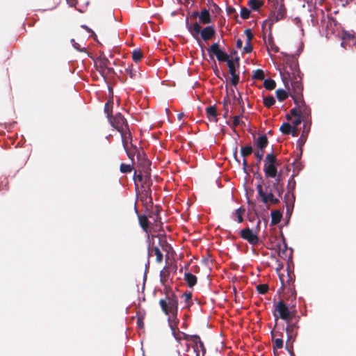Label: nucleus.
<instances>
[{"mask_svg": "<svg viewBox=\"0 0 356 356\" xmlns=\"http://www.w3.org/2000/svg\"><path fill=\"white\" fill-rule=\"evenodd\" d=\"M162 312L168 316V321L172 330L178 325V298L171 289H166L165 297L159 300Z\"/></svg>", "mask_w": 356, "mask_h": 356, "instance_id": "f257e3e1", "label": "nucleus"}, {"mask_svg": "<svg viewBox=\"0 0 356 356\" xmlns=\"http://www.w3.org/2000/svg\"><path fill=\"white\" fill-rule=\"evenodd\" d=\"M280 179L278 177L271 184L269 182L265 190L263 188V181L257 185L258 195L266 205L277 204L280 202V197L284 191L283 186L280 184Z\"/></svg>", "mask_w": 356, "mask_h": 356, "instance_id": "f03ea898", "label": "nucleus"}, {"mask_svg": "<svg viewBox=\"0 0 356 356\" xmlns=\"http://www.w3.org/2000/svg\"><path fill=\"white\" fill-rule=\"evenodd\" d=\"M134 180L135 182L138 181L142 184V187L144 188L146 195H151L152 181L151 180L150 170L138 168L134 172Z\"/></svg>", "mask_w": 356, "mask_h": 356, "instance_id": "7ed1b4c3", "label": "nucleus"}, {"mask_svg": "<svg viewBox=\"0 0 356 356\" xmlns=\"http://www.w3.org/2000/svg\"><path fill=\"white\" fill-rule=\"evenodd\" d=\"M293 316V312L289 309L283 300H280L275 304V310L273 311L275 325H277L279 318L287 321L288 320H292Z\"/></svg>", "mask_w": 356, "mask_h": 356, "instance_id": "20e7f679", "label": "nucleus"}, {"mask_svg": "<svg viewBox=\"0 0 356 356\" xmlns=\"http://www.w3.org/2000/svg\"><path fill=\"white\" fill-rule=\"evenodd\" d=\"M291 72H287L289 78L291 79L292 91L290 93L302 92L303 86L302 84V77L300 76V71L296 65L290 66Z\"/></svg>", "mask_w": 356, "mask_h": 356, "instance_id": "39448f33", "label": "nucleus"}, {"mask_svg": "<svg viewBox=\"0 0 356 356\" xmlns=\"http://www.w3.org/2000/svg\"><path fill=\"white\" fill-rule=\"evenodd\" d=\"M279 165L276 156L273 153L268 154L266 156L264 166L266 177L272 178L276 177L277 174V168Z\"/></svg>", "mask_w": 356, "mask_h": 356, "instance_id": "423d86ee", "label": "nucleus"}, {"mask_svg": "<svg viewBox=\"0 0 356 356\" xmlns=\"http://www.w3.org/2000/svg\"><path fill=\"white\" fill-rule=\"evenodd\" d=\"M274 11L270 14L269 20L270 25L285 18L286 9L283 0H275L273 2Z\"/></svg>", "mask_w": 356, "mask_h": 356, "instance_id": "0eeeda50", "label": "nucleus"}, {"mask_svg": "<svg viewBox=\"0 0 356 356\" xmlns=\"http://www.w3.org/2000/svg\"><path fill=\"white\" fill-rule=\"evenodd\" d=\"M108 120L111 126L118 132H123L124 129L129 127L127 120L120 113H118L115 115H111Z\"/></svg>", "mask_w": 356, "mask_h": 356, "instance_id": "6e6552de", "label": "nucleus"}, {"mask_svg": "<svg viewBox=\"0 0 356 356\" xmlns=\"http://www.w3.org/2000/svg\"><path fill=\"white\" fill-rule=\"evenodd\" d=\"M208 53L211 58H213V56H216V58L220 62H227L229 59V55L220 49L218 43H213L208 49Z\"/></svg>", "mask_w": 356, "mask_h": 356, "instance_id": "1a4fd4ad", "label": "nucleus"}, {"mask_svg": "<svg viewBox=\"0 0 356 356\" xmlns=\"http://www.w3.org/2000/svg\"><path fill=\"white\" fill-rule=\"evenodd\" d=\"M190 345L192 346L193 351L196 353V356H204L206 354L205 346L200 339V337L197 335H193L190 337Z\"/></svg>", "mask_w": 356, "mask_h": 356, "instance_id": "9d476101", "label": "nucleus"}, {"mask_svg": "<svg viewBox=\"0 0 356 356\" xmlns=\"http://www.w3.org/2000/svg\"><path fill=\"white\" fill-rule=\"evenodd\" d=\"M240 236L252 245H257L259 243L257 235L253 233V231L249 227L241 229L240 231Z\"/></svg>", "mask_w": 356, "mask_h": 356, "instance_id": "9b49d317", "label": "nucleus"}, {"mask_svg": "<svg viewBox=\"0 0 356 356\" xmlns=\"http://www.w3.org/2000/svg\"><path fill=\"white\" fill-rule=\"evenodd\" d=\"M110 63V60L104 56H100L95 61L97 67L102 74L104 73L105 71H107L108 74L114 73V70L111 67H109Z\"/></svg>", "mask_w": 356, "mask_h": 356, "instance_id": "f8f14e48", "label": "nucleus"}, {"mask_svg": "<svg viewBox=\"0 0 356 356\" xmlns=\"http://www.w3.org/2000/svg\"><path fill=\"white\" fill-rule=\"evenodd\" d=\"M286 332L288 337V341L293 339L298 333V330L299 326L297 323H292L291 320H288L286 321Z\"/></svg>", "mask_w": 356, "mask_h": 356, "instance_id": "ddd939ff", "label": "nucleus"}, {"mask_svg": "<svg viewBox=\"0 0 356 356\" xmlns=\"http://www.w3.org/2000/svg\"><path fill=\"white\" fill-rule=\"evenodd\" d=\"M227 63L229 67V72L232 75V85L236 86L239 82V74L236 73V66L232 60L229 59Z\"/></svg>", "mask_w": 356, "mask_h": 356, "instance_id": "4468645a", "label": "nucleus"}, {"mask_svg": "<svg viewBox=\"0 0 356 356\" xmlns=\"http://www.w3.org/2000/svg\"><path fill=\"white\" fill-rule=\"evenodd\" d=\"M186 28L188 29V31L191 33V34L193 35V37L196 39L197 40H199V35L201 33L202 29L201 26L199 23L195 22L194 24H190L188 22V19H186Z\"/></svg>", "mask_w": 356, "mask_h": 356, "instance_id": "2eb2a0df", "label": "nucleus"}, {"mask_svg": "<svg viewBox=\"0 0 356 356\" xmlns=\"http://www.w3.org/2000/svg\"><path fill=\"white\" fill-rule=\"evenodd\" d=\"M154 239L158 240V246L159 248H161L163 251L168 253L172 249L170 245L167 242L165 235L160 234L157 236H152V240L154 241Z\"/></svg>", "mask_w": 356, "mask_h": 356, "instance_id": "dca6fc26", "label": "nucleus"}, {"mask_svg": "<svg viewBox=\"0 0 356 356\" xmlns=\"http://www.w3.org/2000/svg\"><path fill=\"white\" fill-rule=\"evenodd\" d=\"M137 160H138V168L150 170L149 165L150 161L149 159L146 158V156L143 151H140V152H138L137 154Z\"/></svg>", "mask_w": 356, "mask_h": 356, "instance_id": "f3484780", "label": "nucleus"}, {"mask_svg": "<svg viewBox=\"0 0 356 356\" xmlns=\"http://www.w3.org/2000/svg\"><path fill=\"white\" fill-rule=\"evenodd\" d=\"M216 34V31L212 26H208L202 29L201 31V38L204 41H207L211 40Z\"/></svg>", "mask_w": 356, "mask_h": 356, "instance_id": "a211bd4d", "label": "nucleus"}, {"mask_svg": "<svg viewBox=\"0 0 356 356\" xmlns=\"http://www.w3.org/2000/svg\"><path fill=\"white\" fill-rule=\"evenodd\" d=\"M153 253L156 255V262L161 263L163 261V256L159 247L157 245H155L154 241H152V245L149 249V254L151 255Z\"/></svg>", "mask_w": 356, "mask_h": 356, "instance_id": "6ab92c4d", "label": "nucleus"}, {"mask_svg": "<svg viewBox=\"0 0 356 356\" xmlns=\"http://www.w3.org/2000/svg\"><path fill=\"white\" fill-rule=\"evenodd\" d=\"M122 137V142L124 147L129 146L131 144L132 136L129 130V127L123 130V132H120Z\"/></svg>", "mask_w": 356, "mask_h": 356, "instance_id": "aec40b11", "label": "nucleus"}, {"mask_svg": "<svg viewBox=\"0 0 356 356\" xmlns=\"http://www.w3.org/2000/svg\"><path fill=\"white\" fill-rule=\"evenodd\" d=\"M207 116L210 121L218 122L217 110L216 106H209L206 108Z\"/></svg>", "mask_w": 356, "mask_h": 356, "instance_id": "412c9836", "label": "nucleus"}, {"mask_svg": "<svg viewBox=\"0 0 356 356\" xmlns=\"http://www.w3.org/2000/svg\"><path fill=\"white\" fill-rule=\"evenodd\" d=\"M271 334L273 337V350L275 352V349H280L283 347V340L282 338H279V337L276 338V337H277V336L280 337L282 335V334L272 331Z\"/></svg>", "mask_w": 356, "mask_h": 356, "instance_id": "4be33fe9", "label": "nucleus"}, {"mask_svg": "<svg viewBox=\"0 0 356 356\" xmlns=\"http://www.w3.org/2000/svg\"><path fill=\"white\" fill-rule=\"evenodd\" d=\"M277 246L278 248L279 256L282 258H286L287 257L286 252L288 251V248L285 239L283 238L282 241L277 243Z\"/></svg>", "mask_w": 356, "mask_h": 356, "instance_id": "5701e85b", "label": "nucleus"}, {"mask_svg": "<svg viewBox=\"0 0 356 356\" xmlns=\"http://www.w3.org/2000/svg\"><path fill=\"white\" fill-rule=\"evenodd\" d=\"M200 23L203 24H210L211 22V17L209 11L207 9H203L199 15Z\"/></svg>", "mask_w": 356, "mask_h": 356, "instance_id": "b1692460", "label": "nucleus"}, {"mask_svg": "<svg viewBox=\"0 0 356 356\" xmlns=\"http://www.w3.org/2000/svg\"><path fill=\"white\" fill-rule=\"evenodd\" d=\"M124 148L127 152L129 159H131L132 162H134L135 155L137 156L138 152H140V150H139L136 146L133 145L132 144Z\"/></svg>", "mask_w": 356, "mask_h": 356, "instance_id": "393cba45", "label": "nucleus"}, {"mask_svg": "<svg viewBox=\"0 0 356 356\" xmlns=\"http://www.w3.org/2000/svg\"><path fill=\"white\" fill-rule=\"evenodd\" d=\"M300 116L303 121L307 122L311 115V109L306 104L299 108Z\"/></svg>", "mask_w": 356, "mask_h": 356, "instance_id": "a878e982", "label": "nucleus"}, {"mask_svg": "<svg viewBox=\"0 0 356 356\" xmlns=\"http://www.w3.org/2000/svg\"><path fill=\"white\" fill-rule=\"evenodd\" d=\"M197 277L191 273H184V281L186 282L188 286L193 287L197 284Z\"/></svg>", "mask_w": 356, "mask_h": 356, "instance_id": "bb28decb", "label": "nucleus"}, {"mask_svg": "<svg viewBox=\"0 0 356 356\" xmlns=\"http://www.w3.org/2000/svg\"><path fill=\"white\" fill-rule=\"evenodd\" d=\"M291 97H292L295 104L297 107L300 108V106L305 104V102L302 97V93H290Z\"/></svg>", "mask_w": 356, "mask_h": 356, "instance_id": "cd10ccee", "label": "nucleus"}, {"mask_svg": "<svg viewBox=\"0 0 356 356\" xmlns=\"http://www.w3.org/2000/svg\"><path fill=\"white\" fill-rule=\"evenodd\" d=\"M136 212L138 214L139 224H140V227L143 228V229L144 231L147 232L148 229H149V222L147 219V217L145 215H139L136 209Z\"/></svg>", "mask_w": 356, "mask_h": 356, "instance_id": "c85d7f7f", "label": "nucleus"}, {"mask_svg": "<svg viewBox=\"0 0 356 356\" xmlns=\"http://www.w3.org/2000/svg\"><path fill=\"white\" fill-rule=\"evenodd\" d=\"M271 222L270 224L272 225H275L278 224L282 218V213L278 210H273L271 211Z\"/></svg>", "mask_w": 356, "mask_h": 356, "instance_id": "c756f323", "label": "nucleus"}, {"mask_svg": "<svg viewBox=\"0 0 356 356\" xmlns=\"http://www.w3.org/2000/svg\"><path fill=\"white\" fill-rule=\"evenodd\" d=\"M295 185H296L295 180L293 179V178H291L289 180L288 184H287L288 192L284 195V200L286 202L287 207L289 205V200L290 197V191H291V190H293V188H295Z\"/></svg>", "mask_w": 356, "mask_h": 356, "instance_id": "7c9ffc66", "label": "nucleus"}, {"mask_svg": "<svg viewBox=\"0 0 356 356\" xmlns=\"http://www.w3.org/2000/svg\"><path fill=\"white\" fill-rule=\"evenodd\" d=\"M268 143V140L266 135H261L259 136L256 141L257 146L259 149H264Z\"/></svg>", "mask_w": 356, "mask_h": 356, "instance_id": "2f4dec72", "label": "nucleus"}, {"mask_svg": "<svg viewBox=\"0 0 356 356\" xmlns=\"http://www.w3.org/2000/svg\"><path fill=\"white\" fill-rule=\"evenodd\" d=\"M175 329H177V327H174V329L172 330V332H173V334L175 337V339L177 340V341H180L182 339L186 340L187 341H190V337H191L192 335H188V334H186L184 332H180L179 331H178L177 333L175 332Z\"/></svg>", "mask_w": 356, "mask_h": 356, "instance_id": "473e14b6", "label": "nucleus"}, {"mask_svg": "<svg viewBox=\"0 0 356 356\" xmlns=\"http://www.w3.org/2000/svg\"><path fill=\"white\" fill-rule=\"evenodd\" d=\"M171 267H164L160 273L161 280L162 282H167L169 279Z\"/></svg>", "mask_w": 356, "mask_h": 356, "instance_id": "72a5a7b5", "label": "nucleus"}, {"mask_svg": "<svg viewBox=\"0 0 356 356\" xmlns=\"http://www.w3.org/2000/svg\"><path fill=\"white\" fill-rule=\"evenodd\" d=\"M181 298L184 300L186 307H188L191 305H193L192 300V293L191 292H186L182 294Z\"/></svg>", "mask_w": 356, "mask_h": 356, "instance_id": "f704fd0d", "label": "nucleus"}, {"mask_svg": "<svg viewBox=\"0 0 356 356\" xmlns=\"http://www.w3.org/2000/svg\"><path fill=\"white\" fill-rule=\"evenodd\" d=\"M262 5H263V3L259 0H249L248 1V6L253 10H258Z\"/></svg>", "mask_w": 356, "mask_h": 356, "instance_id": "c9c22d12", "label": "nucleus"}, {"mask_svg": "<svg viewBox=\"0 0 356 356\" xmlns=\"http://www.w3.org/2000/svg\"><path fill=\"white\" fill-rule=\"evenodd\" d=\"M276 97L280 102H283L289 97V94L283 89H278L276 90Z\"/></svg>", "mask_w": 356, "mask_h": 356, "instance_id": "e433bc0d", "label": "nucleus"}, {"mask_svg": "<svg viewBox=\"0 0 356 356\" xmlns=\"http://www.w3.org/2000/svg\"><path fill=\"white\" fill-rule=\"evenodd\" d=\"M264 86L266 90H272L275 88L276 83L273 79H265L264 82Z\"/></svg>", "mask_w": 356, "mask_h": 356, "instance_id": "4c0bfd02", "label": "nucleus"}, {"mask_svg": "<svg viewBox=\"0 0 356 356\" xmlns=\"http://www.w3.org/2000/svg\"><path fill=\"white\" fill-rule=\"evenodd\" d=\"M253 152V149L251 145H248L245 147H241V154L243 158L247 157L250 155Z\"/></svg>", "mask_w": 356, "mask_h": 356, "instance_id": "58836bf2", "label": "nucleus"}, {"mask_svg": "<svg viewBox=\"0 0 356 356\" xmlns=\"http://www.w3.org/2000/svg\"><path fill=\"white\" fill-rule=\"evenodd\" d=\"M292 126L289 123L284 122L280 128V131L285 135L291 134Z\"/></svg>", "mask_w": 356, "mask_h": 356, "instance_id": "ea45409f", "label": "nucleus"}, {"mask_svg": "<svg viewBox=\"0 0 356 356\" xmlns=\"http://www.w3.org/2000/svg\"><path fill=\"white\" fill-rule=\"evenodd\" d=\"M125 72L131 79H136L137 78V73L135 70L133 68V65H129L125 69Z\"/></svg>", "mask_w": 356, "mask_h": 356, "instance_id": "a19ab883", "label": "nucleus"}, {"mask_svg": "<svg viewBox=\"0 0 356 356\" xmlns=\"http://www.w3.org/2000/svg\"><path fill=\"white\" fill-rule=\"evenodd\" d=\"M275 103V99L273 96H268L264 98V104L266 107L270 108Z\"/></svg>", "mask_w": 356, "mask_h": 356, "instance_id": "79ce46f5", "label": "nucleus"}, {"mask_svg": "<svg viewBox=\"0 0 356 356\" xmlns=\"http://www.w3.org/2000/svg\"><path fill=\"white\" fill-rule=\"evenodd\" d=\"M133 170V164H125L121 163L120 166V170L122 173L131 172Z\"/></svg>", "mask_w": 356, "mask_h": 356, "instance_id": "37998d69", "label": "nucleus"}, {"mask_svg": "<svg viewBox=\"0 0 356 356\" xmlns=\"http://www.w3.org/2000/svg\"><path fill=\"white\" fill-rule=\"evenodd\" d=\"M264 72L262 70L260 69L256 70L252 75V79L257 80H264Z\"/></svg>", "mask_w": 356, "mask_h": 356, "instance_id": "c03bdc74", "label": "nucleus"}, {"mask_svg": "<svg viewBox=\"0 0 356 356\" xmlns=\"http://www.w3.org/2000/svg\"><path fill=\"white\" fill-rule=\"evenodd\" d=\"M142 58H143V54H142L140 49L134 50V51L132 52V59L135 62L137 63V62L140 61Z\"/></svg>", "mask_w": 356, "mask_h": 356, "instance_id": "a18cd8bd", "label": "nucleus"}, {"mask_svg": "<svg viewBox=\"0 0 356 356\" xmlns=\"http://www.w3.org/2000/svg\"><path fill=\"white\" fill-rule=\"evenodd\" d=\"M245 212V209L242 208V207H240L238 209H237L235 211V214L236 216V220L238 222L241 223L243 222V215Z\"/></svg>", "mask_w": 356, "mask_h": 356, "instance_id": "49530a36", "label": "nucleus"}, {"mask_svg": "<svg viewBox=\"0 0 356 356\" xmlns=\"http://www.w3.org/2000/svg\"><path fill=\"white\" fill-rule=\"evenodd\" d=\"M256 288L259 294H265L268 291V285L266 284H258Z\"/></svg>", "mask_w": 356, "mask_h": 356, "instance_id": "de8ad7c7", "label": "nucleus"}, {"mask_svg": "<svg viewBox=\"0 0 356 356\" xmlns=\"http://www.w3.org/2000/svg\"><path fill=\"white\" fill-rule=\"evenodd\" d=\"M112 106L113 103L109 101L107 102L104 106V112L106 113L108 119H109V117H111V115H113Z\"/></svg>", "mask_w": 356, "mask_h": 356, "instance_id": "09e8293b", "label": "nucleus"}, {"mask_svg": "<svg viewBox=\"0 0 356 356\" xmlns=\"http://www.w3.org/2000/svg\"><path fill=\"white\" fill-rule=\"evenodd\" d=\"M250 11L245 7L241 10V17L242 19H247L250 17Z\"/></svg>", "mask_w": 356, "mask_h": 356, "instance_id": "8fccbe9b", "label": "nucleus"}, {"mask_svg": "<svg viewBox=\"0 0 356 356\" xmlns=\"http://www.w3.org/2000/svg\"><path fill=\"white\" fill-rule=\"evenodd\" d=\"M245 34L247 37L246 42H248V43L251 42L252 40L254 38V35L252 33V31L250 29H245Z\"/></svg>", "mask_w": 356, "mask_h": 356, "instance_id": "3c124183", "label": "nucleus"}, {"mask_svg": "<svg viewBox=\"0 0 356 356\" xmlns=\"http://www.w3.org/2000/svg\"><path fill=\"white\" fill-rule=\"evenodd\" d=\"M241 116L242 115H236V116L233 117V126L234 127H237L241 124H245L244 122L240 120Z\"/></svg>", "mask_w": 356, "mask_h": 356, "instance_id": "603ef678", "label": "nucleus"}, {"mask_svg": "<svg viewBox=\"0 0 356 356\" xmlns=\"http://www.w3.org/2000/svg\"><path fill=\"white\" fill-rule=\"evenodd\" d=\"M252 50H253V47H252L251 42H250V43L245 42V45L243 49V53L250 54L252 51Z\"/></svg>", "mask_w": 356, "mask_h": 356, "instance_id": "864d4df0", "label": "nucleus"}, {"mask_svg": "<svg viewBox=\"0 0 356 356\" xmlns=\"http://www.w3.org/2000/svg\"><path fill=\"white\" fill-rule=\"evenodd\" d=\"M264 154V149H259L257 151L254 152L255 156L258 159L259 161H261L263 159Z\"/></svg>", "mask_w": 356, "mask_h": 356, "instance_id": "5fc2aeb1", "label": "nucleus"}, {"mask_svg": "<svg viewBox=\"0 0 356 356\" xmlns=\"http://www.w3.org/2000/svg\"><path fill=\"white\" fill-rule=\"evenodd\" d=\"M303 121L301 116L297 117L293 122H292V128H298V126L301 124V122Z\"/></svg>", "mask_w": 356, "mask_h": 356, "instance_id": "6e6d98bb", "label": "nucleus"}, {"mask_svg": "<svg viewBox=\"0 0 356 356\" xmlns=\"http://www.w3.org/2000/svg\"><path fill=\"white\" fill-rule=\"evenodd\" d=\"M290 115L294 117L300 116V111L298 107L293 108L290 111Z\"/></svg>", "mask_w": 356, "mask_h": 356, "instance_id": "4d7b16f0", "label": "nucleus"}, {"mask_svg": "<svg viewBox=\"0 0 356 356\" xmlns=\"http://www.w3.org/2000/svg\"><path fill=\"white\" fill-rule=\"evenodd\" d=\"M82 29H85L87 32L88 33H91L92 34V37L94 38L95 40H96V38H97V35L96 34L92 31V29H90L88 26H87L86 25H81V26Z\"/></svg>", "mask_w": 356, "mask_h": 356, "instance_id": "13d9d810", "label": "nucleus"}, {"mask_svg": "<svg viewBox=\"0 0 356 356\" xmlns=\"http://www.w3.org/2000/svg\"><path fill=\"white\" fill-rule=\"evenodd\" d=\"M73 47L74 49H76L77 51H79L80 52H86V48L85 47L81 48L80 44L77 42H74Z\"/></svg>", "mask_w": 356, "mask_h": 356, "instance_id": "bf43d9fd", "label": "nucleus"}, {"mask_svg": "<svg viewBox=\"0 0 356 356\" xmlns=\"http://www.w3.org/2000/svg\"><path fill=\"white\" fill-rule=\"evenodd\" d=\"M291 134L293 137H297L298 136V128H291Z\"/></svg>", "mask_w": 356, "mask_h": 356, "instance_id": "052dcab7", "label": "nucleus"}, {"mask_svg": "<svg viewBox=\"0 0 356 356\" xmlns=\"http://www.w3.org/2000/svg\"><path fill=\"white\" fill-rule=\"evenodd\" d=\"M309 129H310V127L309 126V127H307V124H306V122H305V123L304 124V125H303V130H305V137H307V134H308V133H309Z\"/></svg>", "mask_w": 356, "mask_h": 356, "instance_id": "680f3d73", "label": "nucleus"}, {"mask_svg": "<svg viewBox=\"0 0 356 356\" xmlns=\"http://www.w3.org/2000/svg\"><path fill=\"white\" fill-rule=\"evenodd\" d=\"M242 47H243V42H242V40L241 39H238L236 40V47L238 49H241Z\"/></svg>", "mask_w": 356, "mask_h": 356, "instance_id": "e2e57ef3", "label": "nucleus"}, {"mask_svg": "<svg viewBox=\"0 0 356 356\" xmlns=\"http://www.w3.org/2000/svg\"><path fill=\"white\" fill-rule=\"evenodd\" d=\"M137 324L140 327H142L143 326V321L142 318H140V317L138 318Z\"/></svg>", "mask_w": 356, "mask_h": 356, "instance_id": "0e129e2a", "label": "nucleus"}, {"mask_svg": "<svg viewBox=\"0 0 356 356\" xmlns=\"http://www.w3.org/2000/svg\"><path fill=\"white\" fill-rule=\"evenodd\" d=\"M234 157L238 163H240V160L238 159V156H237V147H235L234 151Z\"/></svg>", "mask_w": 356, "mask_h": 356, "instance_id": "69168bd1", "label": "nucleus"}, {"mask_svg": "<svg viewBox=\"0 0 356 356\" xmlns=\"http://www.w3.org/2000/svg\"><path fill=\"white\" fill-rule=\"evenodd\" d=\"M305 130L302 131V135L300 136V140L302 141V143H305L306 140L305 135Z\"/></svg>", "mask_w": 356, "mask_h": 356, "instance_id": "338daca9", "label": "nucleus"}, {"mask_svg": "<svg viewBox=\"0 0 356 356\" xmlns=\"http://www.w3.org/2000/svg\"><path fill=\"white\" fill-rule=\"evenodd\" d=\"M199 15H200V14H199L198 11H194V12L191 14V18L195 19V18H196L197 17H199Z\"/></svg>", "mask_w": 356, "mask_h": 356, "instance_id": "774afa93", "label": "nucleus"}]
</instances>
